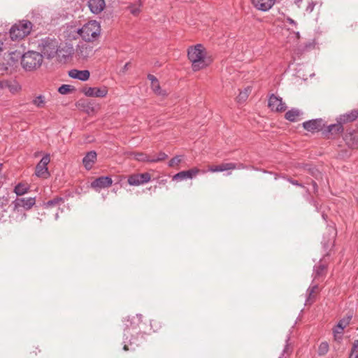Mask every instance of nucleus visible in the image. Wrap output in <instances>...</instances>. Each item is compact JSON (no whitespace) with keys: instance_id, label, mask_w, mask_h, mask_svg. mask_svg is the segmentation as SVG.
I'll return each mask as SVG.
<instances>
[{"instance_id":"nucleus-1","label":"nucleus","mask_w":358,"mask_h":358,"mask_svg":"<svg viewBox=\"0 0 358 358\" xmlns=\"http://www.w3.org/2000/svg\"><path fill=\"white\" fill-rule=\"evenodd\" d=\"M206 55V49L201 44H196L188 48L187 57L192 64V69L194 71H198L208 65Z\"/></svg>"},{"instance_id":"nucleus-2","label":"nucleus","mask_w":358,"mask_h":358,"mask_svg":"<svg viewBox=\"0 0 358 358\" xmlns=\"http://www.w3.org/2000/svg\"><path fill=\"white\" fill-rule=\"evenodd\" d=\"M77 33L85 42L93 43L101 36V26L96 20H90L81 28L77 29Z\"/></svg>"},{"instance_id":"nucleus-3","label":"nucleus","mask_w":358,"mask_h":358,"mask_svg":"<svg viewBox=\"0 0 358 358\" xmlns=\"http://www.w3.org/2000/svg\"><path fill=\"white\" fill-rule=\"evenodd\" d=\"M90 42L80 41L76 46L69 45V59L75 57L78 60L86 61L92 57L96 50Z\"/></svg>"},{"instance_id":"nucleus-4","label":"nucleus","mask_w":358,"mask_h":358,"mask_svg":"<svg viewBox=\"0 0 358 358\" xmlns=\"http://www.w3.org/2000/svg\"><path fill=\"white\" fill-rule=\"evenodd\" d=\"M22 67L26 71H34L41 67L43 62V55L37 51L29 50L20 57Z\"/></svg>"},{"instance_id":"nucleus-5","label":"nucleus","mask_w":358,"mask_h":358,"mask_svg":"<svg viewBox=\"0 0 358 358\" xmlns=\"http://www.w3.org/2000/svg\"><path fill=\"white\" fill-rule=\"evenodd\" d=\"M32 23L29 20L19 21L14 24L10 29V37L12 41H19L28 36L31 31Z\"/></svg>"},{"instance_id":"nucleus-6","label":"nucleus","mask_w":358,"mask_h":358,"mask_svg":"<svg viewBox=\"0 0 358 358\" xmlns=\"http://www.w3.org/2000/svg\"><path fill=\"white\" fill-rule=\"evenodd\" d=\"M38 48L43 56L48 59L53 58L59 49L58 42L55 38L46 37L41 40Z\"/></svg>"},{"instance_id":"nucleus-7","label":"nucleus","mask_w":358,"mask_h":358,"mask_svg":"<svg viewBox=\"0 0 358 358\" xmlns=\"http://www.w3.org/2000/svg\"><path fill=\"white\" fill-rule=\"evenodd\" d=\"M142 315L136 314L132 317H128L127 320V323L125 324L126 328L124 329V336L125 337V340H128L129 343L134 344L135 342L132 341V338H129V334H130L131 330L136 331L139 327L140 324L142 322Z\"/></svg>"},{"instance_id":"nucleus-8","label":"nucleus","mask_w":358,"mask_h":358,"mask_svg":"<svg viewBox=\"0 0 358 358\" xmlns=\"http://www.w3.org/2000/svg\"><path fill=\"white\" fill-rule=\"evenodd\" d=\"M50 158L49 155H46L42 157L36 166V175L42 178H48L50 173L48 169V164L50 163Z\"/></svg>"},{"instance_id":"nucleus-9","label":"nucleus","mask_w":358,"mask_h":358,"mask_svg":"<svg viewBox=\"0 0 358 358\" xmlns=\"http://www.w3.org/2000/svg\"><path fill=\"white\" fill-rule=\"evenodd\" d=\"M343 131V126L340 122H336L335 124L327 126L322 131V134L326 138L333 139L341 134Z\"/></svg>"},{"instance_id":"nucleus-10","label":"nucleus","mask_w":358,"mask_h":358,"mask_svg":"<svg viewBox=\"0 0 358 358\" xmlns=\"http://www.w3.org/2000/svg\"><path fill=\"white\" fill-rule=\"evenodd\" d=\"M324 126L325 122L322 118L308 120L303 123L304 129L312 133L323 131Z\"/></svg>"},{"instance_id":"nucleus-11","label":"nucleus","mask_w":358,"mask_h":358,"mask_svg":"<svg viewBox=\"0 0 358 358\" xmlns=\"http://www.w3.org/2000/svg\"><path fill=\"white\" fill-rule=\"evenodd\" d=\"M268 106L272 111L282 112L287 108L285 103L282 101L281 97L272 94L268 98Z\"/></svg>"},{"instance_id":"nucleus-12","label":"nucleus","mask_w":358,"mask_h":358,"mask_svg":"<svg viewBox=\"0 0 358 358\" xmlns=\"http://www.w3.org/2000/svg\"><path fill=\"white\" fill-rule=\"evenodd\" d=\"M151 179L149 173L132 174L128 177L127 182L131 186H138L148 182Z\"/></svg>"},{"instance_id":"nucleus-13","label":"nucleus","mask_w":358,"mask_h":358,"mask_svg":"<svg viewBox=\"0 0 358 358\" xmlns=\"http://www.w3.org/2000/svg\"><path fill=\"white\" fill-rule=\"evenodd\" d=\"M327 272V266L326 264L322 262V260L320 261L318 264L315 265L313 268V271L312 274L313 281V282H322Z\"/></svg>"},{"instance_id":"nucleus-14","label":"nucleus","mask_w":358,"mask_h":358,"mask_svg":"<svg viewBox=\"0 0 358 358\" xmlns=\"http://www.w3.org/2000/svg\"><path fill=\"white\" fill-rule=\"evenodd\" d=\"M36 203L35 197L25 198H17L12 202L13 205V210H17L20 207H22L26 210L31 209Z\"/></svg>"},{"instance_id":"nucleus-15","label":"nucleus","mask_w":358,"mask_h":358,"mask_svg":"<svg viewBox=\"0 0 358 358\" xmlns=\"http://www.w3.org/2000/svg\"><path fill=\"white\" fill-rule=\"evenodd\" d=\"M84 94L89 97H105L108 94V88L105 86L101 87H85L83 90Z\"/></svg>"},{"instance_id":"nucleus-16","label":"nucleus","mask_w":358,"mask_h":358,"mask_svg":"<svg viewBox=\"0 0 358 358\" xmlns=\"http://www.w3.org/2000/svg\"><path fill=\"white\" fill-rule=\"evenodd\" d=\"M205 173L206 171L203 170L200 171L198 168H192L187 171H180L176 175L173 176V180H182L186 179H192L193 177L196 176L199 173Z\"/></svg>"},{"instance_id":"nucleus-17","label":"nucleus","mask_w":358,"mask_h":358,"mask_svg":"<svg viewBox=\"0 0 358 358\" xmlns=\"http://www.w3.org/2000/svg\"><path fill=\"white\" fill-rule=\"evenodd\" d=\"M113 184V180L110 176H101L96 178L91 183V187L95 189L109 187Z\"/></svg>"},{"instance_id":"nucleus-18","label":"nucleus","mask_w":358,"mask_h":358,"mask_svg":"<svg viewBox=\"0 0 358 358\" xmlns=\"http://www.w3.org/2000/svg\"><path fill=\"white\" fill-rule=\"evenodd\" d=\"M343 139L348 148L355 149L358 148V131H352L347 132Z\"/></svg>"},{"instance_id":"nucleus-19","label":"nucleus","mask_w":358,"mask_h":358,"mask_svg":"<svg viewBox=\"0 0 358 358\" xmlns=\"http://www.w3.org/2000/svg\"><path fill=\"white\" fill-rule=\"evenodd\" d=\"M275 0H252L253 6L261 11L269 10L275 4Z\"/></svg>"},{"instance_id":"nucleus-20","label":"nucleus","mask_w":358,"mask_h":358,"mask_svg":"<svg viewBox=\"0 0 358 358\" xmlns=\"http://www.w3.org/2000/svg\"><path fill=\"white\" fill-rule=\"evenodd\" d=\"M318 289H319L318 282H313L312 280L311 285L309 286V287L306 290V299L305 305H311L314 302V300H315L314 294L315 292H317Z\"/></svg>"},{"instance_id":"nucleus-21","label":"nucleus","mask_w":358,"mask_h":358,"mask_svg":"<svg viewBox=\"0 0 358 358\" xmlns=\"http://www.w3.org/2000/svg\"><path fill=\"white\" fill-rule=\"evenodd\" d=\"M358 117V110H352L350 112L341 115L336 118V122L343 124L355 121Z\"/></svg>"},{"instance_id":"nucleus-22","label":"nucleus","mask_w":358,"mask_h":358,"mask_svg":"<svg viewBox=\"0 0 358 358\" xmlns=\"http://www.w3.org/2000/svg\"><path fill=\"white\" fill-rule=\"evenodd\" d=\"M90 76V73L88 70H77V69H71L69 71V76L78 79L82 81H86L89 79Z\"/></svg>"},{"instance_id":"nucleus-23","label":"nucleus","mask_w":358,"mask_h":358,"mask_svg":"<svg viewBox=\"0 0 358 358\" xmlns=\"http://www.w3.org/2000/svg\"><path fill=\"white\" fill-rule=\"evenodd\" d=\"M104 0H88V7L92 13L98 14L105 8Z\"/></svg>"},{"instance_id":"nucleus-24","label":"nucleus","mask_w":358,"mask_h":358,"mask_svg":"<svg viewBox=\"0 0 358 358\" xmlns=\"http://www.w3.org/2000/svg\"><path fill=\"white\" fill-rule=\"evenodd\" d=\"M148 78L149 79V80H150L151 89L155 92V94L158 96L166 95L165 91L161 89L159 82L155 76L149 74L148 76Z\"/></svg>"},{"instance_id":"nucleus-25","label":"nucleus","mask_w":358,"mask_h":358,"mask_svg":"<svg viewBox=\"0 0 358 358\" xmlns=\"http://www.w3.org/2000/svg\"><path fill=\"white\" fill-rule=\"evenodd\" d=\"M96 152L95 151L88 152L83 159V163L87 170H90L96 160Z\"/></svg>"},{"instance_id":"nucleus-26","label":"nucleus","mask_w":358,"mask_h":358,"mask_svg":"<svg viewBox=\"0 0 358 358\" xmlns=\"http://www.w3.org/2000/svg\"><path fill=\"white\" fill-rule=\"evenodd\" d=\"M43 205L46 207L57 206L58 207V210H61L62 213L64 212V209L66 207L64 199L60 196H56L46 203H44Z\"/></svg>"},{"instance_id":"nucleus-27","label":"nucleus","mask_w":358,"mask_h":358,"mask_svg":"<svg viewBox=\"0 0 358 358\" xmlns=\"http://www.w3.org/2000/svg\"><path fill=\"white\" fill-rule=\"evenodd\" d=\"M235 166L232 162L222 163L218 166H210L208 167V171L210 172H222L229 170H234Z\"/></svg>"},{"instance_id":"nucleus-28","label":"nucleus","mask_w":358,"mask_h":358,"mask_svg":"<svg viewBox=\"0 0 358 358\" xmlns=\"http://www.w3.org/2000/svg\"><path fill=\"white\" fill-rule=\"evenodd\" d=\"M129 155L133 159L138 162L151 163L152 157L145 152H132Z\"/></svg>"},{"instance_id":"nucleus-29","label":"nucleus","mask_w":358,"mask_h":358,"mask_svg":"<svg viewBox=\"0 0 358 358\" xmlns=\"http://www.w3.org/2000/svg\"><path fill=\"white\" fill-rule=\"evenodd\" d=\"M301 114L302 113L299 109L292 108L285 113V117L290 122H296Z\"/></svg>"},{"instance_id":"nucleus-30","label":"nucleus","mask_w":358,"mask_h":358,"mask_svg":"<svg viewBox=\"0 0 358 358\" xmlns=\"http://www.w3.org/2000/svg\"><path fill=\"white\" fill-rule=\"evenodd\" d=\"M29 188L30 186L28 184L20 182L15 187L14 192L17 196H22L29 192Z\"/></svg>"},{"instance_id":"nucleus-31","label":"nucleus","mask_w":358,"mask_h":358,"mask_svg":"<svg viewBox=\"0 0 358 358\" xmlns=\"http://www.w3.org/2000/svg\"><path fill=\"white\" fill-rule=\"evenodd\" d=\"M67 51H65L64 50L58 49L57 52L56 53L55 56L57 57V60L62 64H66L67 62V55L66 54Z\"/></svg>"},{"instance_id":"nucleus-32","label":"nucleus","mask_w":358,"mask_h":358,"mask_svg":"<svg viewBox=\"0 0 358 358\" xmlns=\"http://www.w3.org/2000/svg\"><path fill=\"white\" fill-rule=\"evenodd\" d=\"M290 335H287V338L285 340V345L284 349L282 352L281 357L285 356V355H289L292 352V348L290 345Z\"/></svg>"},{"instance_id":"nucleus-33","label":"nucleus","mask_w":358,"mask_h":358,"mask_svg":"<svg viewBox=\"0 0 358 358\" xmlns=\"http://www.w3.org/2000/svg\"><path fill=\"white\" fill-rule=\"evenodd\" d=\"M329 349V346L328 343L326 341L322 342L318 347V350H317L318 355L319 356L325 355L328 352Z\"/></svg>"},{"instance_id":"nucleus-34","label":"nucleus","mask_w":358,"mask_h":358,"mask_svg":"<svg viewBox=\"0 0 358 358\" xmlns=\"http://www.w3.org/2000/svg\"><path fill=\"white\" fill-rule=\"evenodd\" d=\"M348 358H358V340L354 341Z\"/></svg>"},{"instance_id":"nucleus-35","label":"nucleus","mask_w":358,"mask_h":358,"mask_svg":"<svg viewBox=\"0 0 358 358\" xmlns=\"http://www.w3.org/2000/svg\"><path fill=\"white\" fill-rule=\"evenodd\" d=\"M33 103L38 108H43L45 105L44 96L39 95L33 100Z\"/></svg>"},{"instance_id":"nucleus-36","label":"nucleus","mask_w":358,"mask_h":358,"mask_svg":"<svg viewBox=\"0 0 358 358\" xmlns=\"http://www.w3.org/2000/svg\"><path fill=\"white\" fill-rule=\"evenodd\" d=\"M167 155L164 152H159L157 157H152L151 163H156L163 161L167 158Z\"/></svg>"},{"instance_id":"nucleus-37","label":"nucleus","mask_w":358,"mask_h":358,"mask_svg":"<svg viewBox=\"0 0 358 358\" xmlns=\"http://www.w3.org/2000/svg\"><path fill=\"white\" fill-rule=\"evenodd\" d=\"M322 246L324 251L329 250L334 246V237L329 238L328 241L322 242Z\"/></svg>"},{"instance_id":"nucleus-38","label":"nucleus","mask_w":358,"mask_h":358,"mask_svg":"<svg viewBox=\"0 0 358 358\" xmlns=\"http://www.w3.org/2000/svg\"><path fill=\"white\" fill-rule=\"evenodd\" d=\"M182 161V157L181 156H176L174 157H173L168 163V165L170 167H173L176 165H178V164H180Z\"/></svg>"},{"instance_id":"nucleus-39","label":"nucleus","mask_w":358,"mask_h":358,"mask_svg":"<svg viewBox=\"0 0 358 358\" xmlns=\"http://www.w3.org/2000/svg\"><path fill=\"white\" fill-rule=\"evenodd\" d=\"M350 319H351V317H348L347 320H345V319L341 320L337 324V328L341 331H343V329L348 324Z\"/></svg>"},{"instance_id":"nucleus-40","label":"nucleus","mask_w":358,"mask_h":358,"mask_svg":"<svg viewBox=\"0 0 358 358\" xmlns=\"http://www.w3.org/2000/svg\"><path fill=\"white\" fill-rule=\"evenodd\" d=\"M315 43L314 42H308L307 43L305 44L304 46H303L301 49H300V51L301 52H306V51H308L309 50H311L313 48H315Z\"/></svg>"},{"instance_id":"nucleus-41","label":"nucleus","mask_w":358,"mask_h":358,"mask_svg":"<svg viewBox=\"0 0 358 358\" xmlns=\"http://www.w3.org/2000/svg\"><path fill=\"white\" fill-rule=\"evenodd\" d=\"M248 90H245V91L241 92L239 93L238 96H237L238 101V102L243 101L248 98Z\"/></svg>"},{"instance_id":"nucleus-42","label":"nucleus","mask_w":358,"mask_h":358,"mask_svg":"<svg viewBox=\"0 0 358 358\" xmlns=\"http://www.w3.org/2000/svg\"><path fill=\"white\" fill-rule=\"evenodd\" d=\"M288 38L293 39L294 41L298 42L300 38V34L299 31H292L289 34Z\"/></svg>"},{"instance_id":"nucleus-43","label":"nucleus","mask_w":358,"mask_h":358,"mask_svg":"<svg viewBox=\"0 0 358 358\" xmlns=\"http://www.w3.org/2000/svg\"><path fill=\"white\" fill-rule=\"evenodd\" d=\"M9 203L8 197L2 196L0 197V208H3L4 206H7Z\"/></svg>"},{"instance_id":"nucleus-44","label":"nucleus","mask_w":358,"mask_h":358,"mask_svg":"<svg viewBox=\"0 0 358 358\" xmlns=\"http://www.w3.org/2000/svg\"><path fill=\"white\" fill-rule=\"evenodd\" d=\"M57 91L62 94H67V84L62 85Z\"/></svg>"},{"instance_id":"nucleus-45","label":"nucleus","mask_w":358,"mask_h":358,"mask_svg":"<svg viewBox=\"0 0 358 358\" xmlns=\"http://www.w3.org/2000/svg\"><path fill=\"white\" fill-rule=\"evenodd\" d=\"M287 181L289 182H290L291 184H292L293 185H295V186H297V187H304V186L301 183L299 182L296 180H293L292 178H287Z\"/></svg>"},{"instance_id":"nucleus-46","label":"nucleus","mask_w":358,"mask_h":358,"mask_svg":"<svg viewBox=\"0 0 358 358\" xmlns=\"http://www.w3.org/2000/svg\"><path fill=\"white\" fill-rule=\"evenodd\" d=\"M315 6V3L313 1L309 2L306 7V10L308 13H311L314 10Z\"/></svg>"},{"instance_id":"nucleus-47","label":"nucleus","mask_w":358,"mask_h":358,"mask_svg":"<svg viewBox=\"0 0 358 358\" xmlns=\"http://www.w3.org/2000/svg\"><path fill=\"white\" fill-rule=\"evenodd\" d=\"M233 165L235 166L234 169H246V166L242 163H233Z\"/></svg>"},{"instance_id":"nucleus-48","label":"nucleus","mask_w":358,"mask_h":358,"mask_svg":"<svg viewBox=\"0 0 358 358\" xmlns=\"http://www.w3.org/2000/svg\"><path fill=\"white\" fill-rule=\"evenodd\" d=\"M6 87H10L8 82L0 80V89H4Z\"/></svg>"},{"instance_id":"nucleus-49","label":"nucleus","mask_w":358,"mask_h":358,"mask_svg":"<svg viewBox=\"0 0 358 358\" xmlns=\"http://www.w3.org/2000/svg\"><path fill=\"white\" fill-rule=\"evenodd\" d=\"M311 184H312L313 187L314 193H315V194L317 193V192H318V185H317V182L315 181H314V180H312Z\"/></svg>"},{"instance_id":"nucleus-50","label":"nucleus","mask_w":358,"mask_h":358,"mask_svg":"<svg viewBox=\"0 0 358 358\" xmlns=\"http://www.w3.org/2000/svg\"><path fill=\"white\" fill-rule=\"evenodd\" d=\"M130 12L134 15H137L140 12V10L138 8L131 7Z\"/></svg>"},{"instance_id":"nucleus-51","label":"nucleus","mask_w":358,"mask_h":358,"mask_svg":"<svg viewBox=\"0 0 358 358\" xmlns=\"http://www.w3.org/2000/svg\"><path fill=\"white\" fill-rule=\"evenodd\" d=\"M334 337L336 339H337V334H343V331L340 330L339 329H338L337 327L335 328L334 329Z\"/></svg>"},{"instance_id":"nucleus-52","label":"nucleus","mask_w":358,"mask_h":358,"mask_svg":"<svg viewBox=\"0 0 358 358\" xmlns=\"http://www.w3.org/2000/svg\"><path fill=\"white\" fill-rule=\"evenodd\" d=\"M287 21L289 24H291L292 25H293V26H294V27H296V22L293 19H292V18H290V17H287Z\"/></svg>"},{"instance_id":"nucleus-53","label":"nucleus","mask_w":358,"mask_h":358,"mask_svg":"<svg viewBox=\"0 0 358 358\" xmlns=\"http://www.w3.org/2000/svg\"><path fill=\"white\" fill-rule=\"evenodd\" d=\"M309 202L311 205L314 206L316 208L317 210H318L317 203L316 201H315L313 199H311Z\"/></svg>"},{"instance_id":"nucleus-54","label":"nucleus","mask_w":358,"mask_h":358,"mask_svg":"<svg viewBox=\"0 0 358 358\" xmlns=\"http://www.w3.org/2000/svg\"><path fill=\"white\" fill-rule=\"evenodd\" d=\"M10 92H14V91H17V87L16 86L15 87H12L10 85V87H8Z\"/></svg>"},{"instance_id":"nucleus-55","label":"nucleus","mask_w":358,"mask_h":358,"mask_svg":"<svg viewBox=\"0 0 358 358\" xmlns=\"http://www.w3.org/2000/svg\"><path fill=\"white\" fill-rule=\"evenodd\" d=\"M75 89H74L73 86H71V85H69V88H68L69 92H71V91H73Z\"/></svg>"},{"instance_id":"nucleus-56","label":"nucleus","mask_w":358,"mask_h":358,"mask_svg":"<svg viewBox=\"0 0 358 358\" xmlns=\"http://www.w3.org/2000/svg\"><path fill=\"white\" fill-rule=\"evenodd\" d=\"M123 349H124V350H125V351L129 350V348H128V346H127V344H125V345H124Z\"/></svg>"},{"instance_id":"nucleus-57","label":"nucleus","mask_w":358,"mask_h":358,"mask_svg":"<svg viewBox=\"0 0 358 358\" xmlns=\"http://www.w3.org/2000/svg\"><path fill=\"white\" fill-rule=\"evenodd\" d=\"M55 217H56V219H57L59 217V213L58 212H57L55 213Z\"/></svg>"},{"instance_id":"nucleus-58","label":"nucleus","mask_w":358,"mask_h":358,"mask_svg":"<svg viewBox=\"0 0 358 358\" xmlns=\"http://www.w3.org/2000/svg\"><path fill=\"white\" fill-rule=\"evenodd\" d=\"M326 217L327 216L324 214H322V217H323L324 220H326Z\"/></svg>"},{"instance_id":"nucleus-59","label":"nucleus","mask_w":358,"mask_h":358,"mask_svg":"<svg viewBox=\"0 0 358 358\" xmlns=\"http://www.w3.org/2000/svg\"><path fill=\"white\" fill-rule=\"evenodd\" d=\"M2 166H3V164L1 163H0V171L1 170Z\"/></svg>"},{"instance_id":"nucleus-60","label":"nucleus","mask_w":358,"mask_h":358,"mask_svg":"<svg viewBox=\"0 0 358 358\" xmlns=\"http://www.w3.org/2000/svg\"><path fill=\"white\" fill-rule=\"evenodd\" d=\"M328 255H329V252H327V253H326L325 256H328Z\"/></svg>"},{"instance_id":"nucleus-61","label":"nucleus","mask_w":358,"mask_h":358,"mask_svg":"<svg viewBox=\"0 0 358 358\" xmlns=\"http://www.w3.org/2000/svg\"><path fill=\"white\" fill-rule=\"evenodd\" d=\"M124 67H125V69H127V64H125V66H124Z\"/></svg>"},{"instance_id":"nucleus-62","label":"nucleus","mask_w":358,"mask_h":358,"mask_svg":"<svg viewBox=\"0 0 358 358\" xmlns=\"http://www.w3.org/2000/svg\"><path fill=\"white\" fill-rule=\"evenodd\" d=\"M124 67H125V69H127V64H125V66H124Z\"/></svg>"},{"instance_id":"nucleus-63","label":"nucleus","mask_w":358,"mask_h":358,"mask_svg":"<svg viewBox=\"0 0 358 358\" xmlns=\"http://www.w3.org/2000/svg\"><path fill=\"white\" fill-rule=\"evenodd\" d=\"M279 358H282V357H280Z\"/></svg>"}]
</instances>
